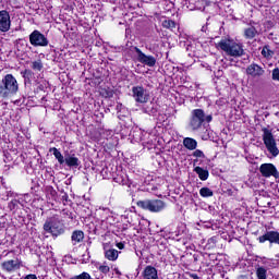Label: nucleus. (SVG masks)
Masks as SVG:
<instances>
[{
	"label": "nucleus",
	"instance_id": "obj_12",
	"mask_svg": "<svg viewBox=\"0 0 279 279\" xmlns=\"http://www.w3.org/2000/svg\"><path fill=\"white\" fill-rule=\"evenodd\" d=\"M194 264L195 265H202V267H210V263H208V259L210 258V254L204 253V252H196L193 255Z\"/></svg>",
	"mask_w": 279,
	"mask_h": 279
},
{
	"label": "nucleus",
	"instance_id": "obj_38",
	"mask_svg": "<svg viewBox=\"0 0 279 279\" xmlns=\"http://www.w3.org/2000/svg\"><path fill=\"white\" fill-rule=\"evenodd\" d=\"M207 243L208 245H211V247H215V245H217V235L209 238Z\"/></svg>",
	"mask_w": 279,
	"mask_h": 279
},
{
	"label": "nucleus",
	"instance_id": "obj_27",
	"mask_svg": "<svg viewBox=\"0 0 279 279\" xmlns=\"http://www.w3.org/2000/svg\"><path fill=\"white\" fill-rule=\"evenodd\" d=\"M31 69L32 71H38V72L43 71V69H45V65L43 64V60L38 59L35 61H32Z\"/></svg>",
	"mask_w": 279,
	"mask_h": 279
},
{
	"label": "nucleus",
	"instance_id": "obj_44",
	"mask_svg": "<svg viewBox=\"0 0 279 279\" xmlns=\"http://www.w3.org/2000/svg\"><path fill=\"white\" fill-rule=\"evenodd\" d=\"M124 8H131L130 1H126V2L124 3Z\"/></svg>",
	"mask_w": 279,
	"mask_h": 279
},
{
	"label": "nucleus",
	"instance_id": "obj_15",
	"mask_svg": "<svg viewBox=\"0 0 279 279\" xmlns=\"http://www.w3.org/2000/svg\"><path fill=\"white\" fill-rule=\"evenodd\" d=\"M1 267H2L3 271H8L9 274H11V271L21 269V262L19 259H16V260L9 259V260L3 262L1 264Z\"/></svg>",
	"mask_w": 279,
	"mask_h": 279
},
{
	"label": "nucleus",
	"instance_id": "obj_1",
	"mask_svg": "<svg viewBox=\"0 0 279 279\" xmlns=\"http://www.w3.org/2000/svg\"><path fill=\"white\" fill-rule=\"evenodd\" d=\"M216 49L225 51V53L231 58H242V56H245L243 44L236 43L234 39H221L216 44Z\"/></svg>",
	"mask_w": 279,
	"mask_h": 279
},
{
	"label": "nucleus",
	"instance_id": "obj_6",
	"mask_svg": "<svg viewBox=\"0 0 279 279\" xmlns=\"http://www.w3.org/2000/svg\"><path fill=\"white\" fill-rule=\"evenodd\" d=\"M263 132V142L266 147V149L276 158L279 154L278 146L276 145V138H274V133H271V130L264 128L262 129Z\"/></svg>",
	"mask_w": 279,
	"mask_h": 279
},
{
	"label": "nucleus",
	"instance_id": "obj_26",
	"mask_svg": "<svg viewBox=\"0 0 279 279\" xmlns=\"http://www.w3.org/2000/svg\"><path fill=\"white\" fill-rule=\"evenodd\" d=\"M45 193H46L47 197H49L51 199H56L58 197V191H56V189H53L52 185H47L45 187Z\"/></svg>",
	"mask_w": 279,
	"mask_h": 279
},
{
	"label": "nucleus",
	"instance_id": "obj_19",
	"mask_svg": "<svg viewBox=\"0 0 279 279\" xmlns=\"http://www.w3.org/2000/svg\"><path fill=\"white\" fill-rule=\"evenodd\" d=\"M183 146L185 147V149L194 151V149H197V140L192 137H185L183 140Z\"/></svg>",
	"mask_w": 279,
	"mask_h": 279
},
{
	"label": "nucleus",
	"instance_id": "obj_29",
	"mask_svg": "<svg viewBox=\"0 0 279 279\" xmlns=\"http://www.w3.org/2000/svg\"><path fill=\"white\" fill-rule=\"evenodd\" d=\"M255 274L257 279H267V268L263 266L257 267Z\"/></svg>",
	"mask_w": 279,
	"mask_h": 279
},
{
	"label": "nucleus",
	"instance_id": "obj_31",
	"mask_svg": "<svg viewBox=\"0 0 279 279\" xmlns=\"http://www.w3.org/2000/svg\"><path fill=\"white\" fill-rule=\"evenodd\" d=\"M201 197H213L215 193L209 187H202L199 190Z\"/></svg>",
	"mask_w": 279,
	"mask_h": 279
},
{
	"label": "nucleus",
	"instance_id": "obj_34",
	"mask_svg": "<svg viewBox=\"0 0 279 279\" xmlns=\"http://www.w3.org/2000/svg\"><path fill=\"white\" fill-rule=\"evenodd\" d=\"M192 156H194V158H206V155H204V151L196 149L195 151H193Z\"/></svg>",
	"mask_w": 279,
	"mask_h": 279
},
{
	"label": "nucleus",
	"instance_id": "obj_46",
	"mask_svg": "<svg viewBox=\"0 0 279 279\" xmlns=\"http://www.w3.org/2000/svg\"><path fill=\"white\" fill-rule=\"evenodd\" d=\"M116 274H121V272H119V271H116Z\"/></svg>",
	"mask_w": 279,
	"mask_h": 279
},
{
	"label": "nucleus",
	"instance_id": "obj_32",
	"mask_svg": "<svg viewBox=\"0 0 279 279\" xmlns=\"http://www.w3.org/2000/svg\"><path fill=\"white\" fill-rule=\"evenodd\" d=\"M102 97L110 99L114 97V92H112V89H102Z\"/></svg>",
	"mask_w": 279,
	"mask_h": 279
},
{
	"label": "nucleus",
	"instance_id": "obj_43",
	"mask_svg": "<svg viewBox=\"0 0 279 279\" xmlns=\"http://www.w3.org/2000/svg\"><path fill=\"white\" fill-rule=\"evenodd\" d=\"M189 276H190L192 279H202V278H199V276H197V274L190 272Z\"/></svg>",
	"mask_w": 279,
	"mask_h": 279
},
{
	"label": "nucleus",
	"instance_id": "obj_21",
	"mask_svg": "<svg viewBox=\"0 0 279 279\" xmlns=\"http://www.w3.org/2000/svg\"><path fill=\"white\" fill-rule=\"evenodd\" d=\"M195 173L198 175L199 180H202V182H206V180H208L210 172H208V170L197 166L194 168Z\"/></svg>",
	"mask_w": 279,
	"mask_h": 279
},
{
	"label": "nucleus",
	"instance_id": "obj_33",
	"mask_svg": "<svg viewBox=\"0 0 279 279\" xmlns=\"http://www.w3.org/2000/svg\"><path fill=\"white\" fill-rule=\"evenodd\" d=\"M98 270L100 271V274H110V266L101 265L98 267Z\"/></svg>",
	"mask_w": 279,
	"mask_h": 279
},
{
	"label": "nucleus",
	"instance_id": "obj_18",
	"mask_svg": "<svg viewBox=\"0 0 279 279\" xmlns=\"http://www.w3.org/2000/svg\"><path fill=\"white\" fill-rule=\"evenodd\" d=\"M258 36V31L255 26H250L247 28H244V38L246 40H254Z\"/></svg>",
	"mask_w": 279,
	"mask_h": 279
},
{
	"label": "nucleus",
	"instance_id": "obj_13",
	"mask_svg": "<svg viewBox=\"0 0 279 279\" xmlns=\"http://www.w3.org/2000/svg\"><path fill=\"white\" fill-rule=\"evenodd\" d=\"M246 75H251V77H260L262 75H265V70L257 63H252L246 68Z\"/></svg>",
	"mask_w": 279,
	"mask_h": 279
},
{
	"label": "nucleus",
	"instance_id": "obj_22",
	"mask_svg": "<svg viewBox=\"0 0 279 279\" xmlns=\"http://www.w3.org/2000/svg\"><path fill=\"white\" fill-rule=\"evenodd\" d=\"M49 153L53 154V156H54L56 160H58L59 165H64V162H65L64 155H62V153H60L58 148L51 147V148H49Z\"/></svg>",
	"mask_w": 279,
	"mask_h": 279
},
{
	"label": "nucleus",
	"instance_id": "obj_30",
	"mask_svg": "<svg viewBox=\"0 0 279 279\" xmlns=\"http://www.w3.org/2000/svg\"><path fill=\"white\" fill-rule=\"evenodd\" d=\"M262 56L269 60L270 58H274V50L269 49V45H266L263 47Z\"/></svg>",
	"mask_w": 279,
	"mask_h": 279
},
{
	"label": "nucleus",
	"instance_id": "obj_39",
	"mask_svg": "<svg viewBox=\"0 0 279 279\" xmlns=\"http://www.w3.org/2000/svg\"><path fill=\"white\" fill-rule=\"evenodd\" d=\"M114 182H117L118 184H121L122 186H125L126 182L125 179H123V177H116Z\"/></svg>",
	"mask_w": 279,
	"mask_h": 279
},
{
	"label": "nucleus",
	"instance_id": "obj_20",
	"mask_svg": "<svg viewBox=\"0 0 279 279\" xmlns=\"http://www.w3.org/2000/svg\"><path fill=\"white\" fill-rule=\"evenodd\" d=\"M22 77L24 78V85L27 86L32 85V80H34V71L29 69H25L24 71L21 72Z\"/></svg>",
	"mask_w": 279,
	"mask_h": 279
},
{
	"label": "nucleus",
	"instance_id": "obj_4",
	"mask_svg": "<svg viewBox=\"0 0 279 279\" xmlns=\"http://www.w3.org/2000/svg\"><path fill=\"white\" fill-rule=\"evenodd\" d=\"M213 114H207L204 112V109H194L191 111L190 123L189 126L193 132H197L201 130L204 123H211Z\"/></svg>",
	"mask_w": 279,
	"mask_h": 279
},
{
	"label": "nucleus",
	"instance_id": "obj_11",
	"mask_svg": "<svg viewBox=\"0 0 279 279\" xmlns=\"http://www.w3.org/2000/svg\"><path fill=\"white\" fill-rule=\"evenodd\" d=\"M12 21L10 20V12L8 10L0 11V32H10Z\"/></svg>",
	"mask_w": 279,
	"mask_h": 279
},
{
	"label": "nucleus",
	"instance_id": "obj_7",
	"mask_svg": "<svg viewBox=\"0 0 279 279\" xmlns=\"http://www.w3.org/2000/svg\"><path fill=\"white\" fill-rule=\"evenodd\" d=\"M132 97L136 104H147L150 99L149 90L145 89L143 85L132 87Z\"/></svg>",
	"mask_w": 279,
	"mask_h": 279
},
{
	"label": "nucleus",
	"instance_id": "obj_28",
	"mask_svg": "<svg viewBox=\"0 0 279 279\" xmlns=\"http://www.w3.org/2000/svg\"><path fill=\"white\" fill-rule=\"evenodd\" d=\"M161 26H162L165 29H170L171 32H173V29H175V27H177V24H175V21H173V20H165V21L161 23Z\"/></svg>",
	"mask_w": 279,
	"mask_h": 279
},
{
	"label": "nucleus",
	"instance_id": "obj_24",
	"mask_svg": "<svg viewBox=\"0 0 279 279\" xmlns=\"http://www.w3.org/2000/svg\"><path fill=\"white\" fill-rule=\"evenodd\" d=\"M105 258H107V260H111V262L117 260V258H119V251H117L116 248L107 250L105 252Z\"/></svg>",
	"mask_w": 279,
	"mask_h": 279
},
{
	"label": "nucleus",
	"instance_id": "obj_9",
	"mask_svg": "<svg viewBox=\"0 0 279 279\" xmlns=\"http://www.w3.org/2000/svg\"><path fill=\"white\" fill-rule=\"evenodd\" d=\"M133 50L135 51V53H137V62L144 64V66H149L150 69L156 66V57L151 54H145V52H143V50H141V48L136 46L133 47Z\"/></svg>",
	"mask_w": 279,
	"mask_h": 279
},
{
	"label": "nucleus",
	"instance_id": "obj_41",
	"mask_svg": "<svg viewBox=\"0 0 279 279\" xmlns=\"http://www.w3.org/2000/svg\"><path fill=\"white\" fill-rule=\"evenodd\" d=\"M116 246L118 247V250H125V243L123 242L117 243Z\"/></svg>",
	"mask_w": 279,
	"mask_h": 279
},
{
	"label": "nucleus",
	"instance_id": "obj_37",
	"mask_svg": "<svg viewBox=\"0 0 279 279\" xmlns=\"http://www.w3.org/2000/svg\"><path fill=\"white\" fill-rule=\"evenodd\" d=\"M61 215H63V217H68V219H73V213H71L69 209H63Z\"/></svg>",
	"mask_w": 279,
	"mask_h": 279
},
{
	"label": "nucleus",
	"instance_id": "obj_3",
	"mask_svg": "<svg viewBox=\"0 0 279 279\" xmlns=\"http://www.w3.org/2000/svg\"><path fill=\"white\" fill-rule=\"evenodd\" d=\"M44 231L50 234L52 239H58V236H62L66 232V226L58 215H53L45 221Z\"/></svg>",
	"mask_w": 279,
	"mask_h": 279
},
{
	"label": "nucleus",
	"instance_id": "obj_23",
	"mask_svg": "<svg viewBox=\"0 0 279 279\" xmlns=\"http://www.w3.org/2000/svg\"><path fill=\"white\" fill-rule=\"evenodd\" d=\"M184 5H186L187 10L191 12L195 10H203L204 5H202V1H185Z\"/></svg>",
	"mask_w": 279,
	"mask_h": 279
},
{
	"label": "nucleus",
	"instance_id": "obj_2",
	"mask_svg": "<svg viewBox=\"0 0 279 279\" xmlns=\"http://www.w3.org/2000/svg\"><path fill=\"white\" fill-rule=\"evenodd\" d=\"M19 93V81L14 74H5L0 82V97L10 99Z\"/></svg>",
	"mask_w": 279,
	"mask_h": 279
},
{
	"label": "nucleus",
	"instance_id": "obj_14",
	"mask_svg": "<svg viewBox=\"0 0 279 279\" xmlns=\"http://www.w3.org/2000/svg\"><path fill=\"white\" fill-rule=\"evenodd\" d=\"M8 208L12 215H21V211L25 208V205L21 201L13 198L8 203Z\"/></svg>",
	"mask_w": 279,
	"mask_h": 279
},
{
	"label": "nucleus",
	"instance_id": "obj_17",
	"mask_svg": "<svg viewBox=\"0 0 279 279\" xmlns=\"http://www.w3.org/2000/svg\"><path fill=\"white\" fill-rule=\"evenodd\" d=\"M84 231L74 230L71 235L72 245H80V243H84Z\"/></svg>",
	"mask_w": 279,
	"mask_h": 279
},
{
	"label": "nucleus",
	"instance_id": "obj_25",
	"mask_svg": "<svg viewBox=\"0 0 279 279\" xmlns=\"http://www.w3.org/2000/svg\"><path fill=\"white\" fill-rule=\"evenodd\" d=\"M65 165L66 167H77L80 165V158L73 156L65 157Z\"/></svg>",
	"mask_w": 279,
	"mask_h": 279
},
{
	"label": "nucleus",
	"instance_id": "obj_16",
	"mask_svg": "<svg viewBox=\"0 0 279 279\" xmlns=\"http://www.w3.org/2000/svg\"><path fill=\"white\" fill-rule=\"evenodd\" d=\"M142 278L143 279H160L158 277V269L156 267L148 265L144 268L142 271Z\"/></svg>",
	"mask_w": 279,
	"mask_h": 279
},
{
	"label": "nucleus",
	"instance_id": "obj_8",
	"mask_svg": "<svg viewBox=\"0 0 279 279\" xmlns=\"http://www.w3.org/2000/svg\"><path fill=\"white\" fill-rule=\"evenodd\" d=\"M29 43L33 47H48L49 39L40 31L35 29L29 34Z\"/></svg>",
	"mask_w": 279,
	"mask_h": 279
},
{
	"label": "nucleus",
	"instance_id": "obj_10",
	"mask_svg": "<svg viewBox=\"0 0 279 279\" xmlns=\"http://www.w3.org/2000/svg\"><path fill=\"white\" fill-rule=\"evenodd\" d=\"M259 173H262L263 178H275L278 180L279 172L278 168L274 163H262L259 167Z\"/></svg>",
	"mask_w": 279,
	"mask_h": 279
},
{
	"label": "nucleus",
	"instance_id": "obj_35",
	"mask_svg": "<svg viewBox=\"0 0 279 279\" xmlns=\"http://www.w3.org/2000/svg\"><path fill=\"white\" fill-rule=\"evenodd\" d=\"M61 202H62L63 206L69 205V202H71V199H69V194L63 192V195L61 196Z\"/></svg>",
	"mask_w": 279,
	"mask_h": 279
},
{
	"label": "nucleus",
	"instance_id": "obj_36",
	"mask_svg": "<svg viewBox=\"0 0 279 279\" xmlns=\"http://www.w3.org/2000/svg\"><path fill=\"white\" fill-rule=\"evenodd\" d=\"M272 80H274L275 82H279V68H275V69L272 70Z\"/></svg>",
	"mask_w": 279,
	"mask_h": 279
},
{
	"label": "nucleus",
	"instance_id": "obj_42",
	"mask_svg": "<svg viewBox=\"0 0 279 279\" xmlns=\"http://www.w3.org/2000/svg\"><path fill=\"white\" fill-rule=\"evenodd\" d=\"M24 279H38V277L34 274L26 275Z\"/></svg>",
	"mask_w": 279,
	"mask_h": 279
},
{
	"label": "nucleus",
	"instance_id": "obj_5",
	"mask_svg": "<svg viewBox=\"0 0 279 279\" xmlns=\"http://www.w3.org/2000/svg\"><path fill=\"white\" fill-rule=\"evenodd\" d=\"M136 206L142 210H148V213H161V210H165V203L158 198L137 201Z\"/></svg>",
	"mask_w": 279,
	"mask_h": 279
},
{
	"label": "nucleus",
	"instance_id": "obj_45",
	"mask_svg": "<svg viewBox=\"0 0 279 279\" xmlns=\"http://www.w3.org/2000/svg\"><path fill=\"white\" fill-rule=\"evenodd\" d=\"M195 162H197V159H196V160H194V163H195Z\"/></svg>",
	"mask_w": 279,
	"mask_h": 279
},
{
	"label": "nucleus",
	"instance_id": "obj_40",
	"mask_svg": "<svg viewBox=\"0 0 279 279\" xmlns=\"http://www.w3.org/2000/svg\"><path fill=\"white\" fill-rule=\"evenodd\" d=\"M10 5H11V8H15V9L23 8V5H21V3L16 2V1L11 2Z\"/></svg>",
	"mask_w": 279,
	"mask_h": 279
}]
</instances>
